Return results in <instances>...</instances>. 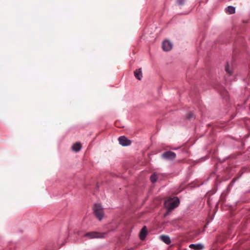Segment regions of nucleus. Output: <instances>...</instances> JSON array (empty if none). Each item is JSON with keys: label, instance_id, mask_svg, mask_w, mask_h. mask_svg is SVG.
<instances>
[{"label": "nucleus", "instance_id": "1", "mask_svg": "<svg viewBox=\"0 0 250 250\" xmlns=\"http://www.w3.org/2000/svg\"><path fill=\"white\" fill-rule=\"evenodd\" d=\"M180 203V200L178 197H176L174 200L169 199L164 202V206L169 212H171L173 209L177 207Z\"/></svg>", "mask_w": 250, "mask_h": 250}, {"label": "nucleus", "instance_id": "2", "mask_svg": "<svg viewBox=\"0 0 250 250\" xmlns=\"http://www.w3.org/2000/svg\"><path fill=\"white\" fill-rule=\"evenodd\" d=\"M93 213L96 217L100 220H102L104 216V209L100 204H95L93 208Z\"/></svg>", "mask_w": 250, "mask_h": 250}, {"label": "nucleus", "instance_id": "3", "mask_svg": "<svg viewBox=\"0 0 250 250\" xmlns=\"http://www.w3.org/2000/svg\"><path fill=\"white\" fill-rule=\"evenodd\" d=\"M107 232L92 231L85 233L84 236V237H87L89 239L103 238L105 237V236L107 235Z\"/></svg>", "mask_w": 250, "mask_h": 250}, {"label": "nucleus", "instance_id": "4", "mask_svg": "<svg viewBox=\"0 0 250 250\" xmlns=\"http://www.w3.org/2000/svg\"><path fill=\"white\" fill-rule=\"evenodd\" d=\"M176 154L171 151H167L162 155V157L163 159L168 160H173L176 158Z\"/></svg>", "mask_w": 250, "mask_h": 250}, {"label": "nucleus", "instance_id": "5", "mask_svg": "<svg viewBox=\"0 0 250 250\" xmlns=\"http://www.w3.org/2000/svg\"><path fill=\"white\" fill-rule=\"evenodd\" d=\"M119 143L123 146H128L131 144V141L128 140L125 136H121L118 139Z\"/></svg>", "mask_w": 250, "mask_h": 250}, {"label": "nucleus", "instance_id": "6", "mask_svg": "<svg viewBox=\"0 0 250 250\" xmlns=\"http://www.w3.org/2000/svg\"><path fill=\"white\" fill-rule=\"evenodd\" d=\"M172 47V43L168 40H165L163 42L162 48L165 51H168L171 49Z\"/></svg>", "mask_w": 250, "mask_h": 250}, {"label": "nucleus", "instance_id": "7", "mask_svg": "<svg viewBox=\"0 0 250 250\" xmlns=\"http://www.w3.org/2000/svg\"><path fill=\"white\" fill-rule=\"evenodd\" d=\"M147 234V229L146 226H144L141 229L139 237L141 240H144Z\"/></svg>", "mask_w": 250, "mask_h": 250}, {"label": "nucleus", "instance_id": "8", "mask_svg": "<svg viewBox=\"0 0 250 250\" xmlns=\"http://www.w3.org/2000/svg\"><path fill=\"white\" fill-rule=\"evenodd\" d=\"M189 248L194 250H201L203 249L204 246L201 244H191L189 245Z\"/></svg>", "mask_w": 250, "mask_h": 250}, {"label": "nucleus", "instance_id": "9", "mask_svg": "<svg viewBox=\"0 0 250 250\" xmlns=\"http://www.w3.org/2000/svg\"><path fill=\"white\" fill-rule=\"evenodd\" d=\"M82 148V145L80 143H76L72 146V149L75 152L79 151Z\"/></svg>", "mask_w": 250, "mask_h": 250}, {"label": "nucleus", "instance_id": "10", "mask_svg": "<svg viewBox=\"0 0 250 250\" xmlns=\"http://www.w3.org/2000/svg\"><path fill=\"white\" fill-rule=\"evenodd\" d=\"M135 77L138 79L139 80H141L142 77V72L141 68L136 69L134 72Z\"/></svg>", "mask_w": 250, "mask_h": 250}, {"label": "nucleus", "instance_id": "11", "mask_svg": "<svg viewBox=\"0 0 250 250\" xmlns=\"http://www.w3.org/2000/svg\"><path fill=\"white\" fill-rule=\"evenodd\" d=\"M160 239L166 244L169 245L171 243V240L169 236L163 235L160 236Z\"/></svg>", "mask_w": 250, "mask_h": 250}, {"label": "nucleus", "instance_id": "12", "mask_svg": "<svg viewBox=\"0 0 250 250\" xmlns=\"http://www.w3.org/2000/svg\"><path fill=\"white\" fill-rule=\"evenodd\" d=\"M227 12L229 14H232L235 13V7H233V6H228L227 7Z\"/></svg>", "mask_w": 250, "mask_h": 250}, {"label": "nucleus", "instance_id": "13", "mask_svg": "<svg viewBox=\"0 0 250 250\" xmlns=\"http://www.w3.org/2000/svg\"><path fill=\"white\" fill-rule=\"evenodd\" d=\"M158 179L157 175L155 173H153L150 176V180L152 183H155Z\"/></svg>", "mask_w": 250, "mask_h": 250}, {"label": "nucleus", "instance_id": "14", "mask_svg": "<svg viewBox=\"0 0 250 250\" xmlns=\"http://www.w3.org/2000/svg\"><path fill=\"white\" fill-rule=\"evenodd\" d=\"M226 71L229 73V75H231L232 74V71L229 69V64L227 63L225 66Z\"/></svg>", "mask_w": 250, "mask_h": 250}, {"label": "nucleus", "instance_id": "15", "mask_svg": "<svg viewBox=\"0 0 250 250\" xmlns=\"http://www.w3.org/2000/svg\"><path fill=\"white\" fill-rule=\"evenodd\" d=\"M194 118L193 114L191 112H189L187 115V118L189 120Z\"/></svg>", "mask_w": 250, "mask_h": 250}, {"label": "nucleus", "instance_id": "16", "mask_svg": "<svg viewBox=\"0 0 250 250\" xmlns=\"http://www.w3.org/2000/svg\"><path fill=\"white\" fill-rule=\"evenodd\" d=\"M185 0H177V1L179 5H183L185 2Z\"/></svg>", "mask_w": 250, "mask_h": 250}, {"label": "nucleus", "instance_id": "17", "mask_svg": "<svg viewBox=\"0 0 250 250\" xmlns=\"http://www.w3.org/2000/svg\"><path fill=\"white\" fill-rule=\"evenodd\" d=\"M169 212H169V211L167 210V212H166V213H165V216H166V215H168V214H169Z\"/></svg>", "mask_w": 250, "mask_h": 250}]
</instances>
